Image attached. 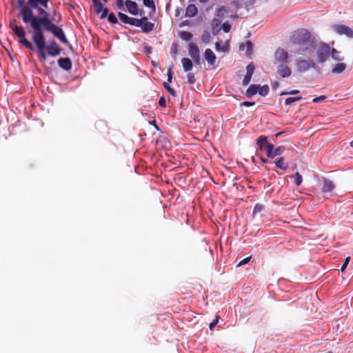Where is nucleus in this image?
<instances>
[{"instance_id":"obj_1","label":"nucleus","mask_w":353,"mask_h":353,"mask_svg":"<svg viewBox=\"0 0 353 353\" xmlns=\"http://www.w3.org/2000/svg\"><path fill=\"white\" fill-rule=\"evenodd\" d=\"M22 20L24 23H30L33 29L32 38L45 39L43 30L50 32L56 24L53 23L49 17H38L34 16L30 8L26 7L22 12Z\"/></svg>"},{"instance_id":"obj_2","label":"nucleus","mask_w":353,"mask_h":353,"mask_svg":"<svg viewBox=\"0 0 353 353\" xmlns=\"http://www.w3.org/2000/svg\"><path fill=\"white\" fill-rule=\"evenodd\" d=\"M291 42L297 52L312 53L316 48L315 41L306 29L295 31L291 37Z\"/></svg>"},{"instance_id":"obj_3","label":"nucleus","mask_w":353,"mask_h":353,"mask_svg":"<svg viewBox=\"0 0 353 353\" xmlns=\"http://www.w3.org/2000/svg\"><path fill=\"white\" fill-rule=\"evenodd\" d=\"M49 1L50 0H29L28 5H25L24 0H18L17 6L20 10L21 17H22V12L24 8H30V10H32L33 8H38L39 6H41L44 8H47Z\"/></svg>"},{"instance_id":"obj_4","label":"nucleus","mask_w":353,"mask_h":353,"mask_svg":"<svg viewBox=\"0 0 353 353\" xmlns=\"http://www.w3.org/2000/svg\"><path fill=\"white\" fill-rule=\"evenodd\" d=\"M256 145L258 146V149L260 151H265L268 157H272V150L274 149V145L268 141V137L263 135H261L258 137L256 139Z\"/></svg>"},{"instance_id":"obj_5","label":"nucleus","mask_w":353,"mask_h":353,"mask_svg":"<svg viewBox=\"0 0 353 353\" xmlns=\"http://www.w3.org/2000/svg\"><path fill=\"white\" fill-rule=\"evenodd\" d=\"M330 47L327 44H320L316 50L318 61L320 63H324L326 61L330 56Z\"/></svg>"},{"instance_id":"obj_6","label":"nucleus","mask_w":353,"mask_h":353,"mask_svg":"<svg viewBox=\"0 0 353 353\" xmlns=\"http://www.w3.org/2000/svg\"><path fill=\"white\" fill-rule=\"evenodd\" d=\"M13 32L19 38L20 43L28 49L33 50L32 44L26 38V32L22 26H14Z\"/></svg>"},{"instance_id":"obj_7","label":"nucleus","mask_w":353,"mask_h":353,"mask_svg":"<svg viewBox=\"0 0 353 353\" xmlns=\"http://www.w3.org/2000/svg\"><path fill=\"white\" fill-rule=\"evenodd\" d=\"M37 48V53L39 59L41 61H45L47 59V55L45 52L46 50V41L45 39H40L32 38Z\"/></svg>"},{"instance_id":"obj_8","label":"nucleus","mask_w":353,"mask_h":353,"mask_svg":"<svg viewBox=\"0 0 353 353\" xmlns=\"http://www.w3.org/2000/svg\"><path fill=\"white\" fill-rule=\"evenodd\" d=\"M188 54L190 57L192 59L195 64L200 65L201 64V56H200V50L198 46L194 43H190L188 44Z\"/></svg>"},{"instance_id":"obj_9","label":"nucleus","mask_w":353,"mask_h":353,"mask_svg":"<svg viewBox=\"0 0 353 353\" xmlns=\"http://www.w3.org/2000/svg\"><path fill=\"white\" fill-rule=\"evenodd\" d=\"M274 64H280L288 62V53L281 48H279L274 52Z\"/></svg>"},{"instance_id":"obj_10","label":"nucleus","mask_w":353,"mask_h":353,"mask_svg":"<svg viewBox=\"0 0 353 353\" xmlns=\"http://www.w3.org/2000/svg\"><path fill=\"white\" fill-rule=\"evenodd\" d=\"M139 23L136 27H141L142 31L144 33H149L154 29V23L148 21L146 17H143L141 19H138Z\"/></svg>"},{"instance_id":"obj_11","label":"nucleus","mask_w":353,"mask_h":353,"mask_svg":"<svg viewBox=\"0 0 353 353\" xmlns=\"http://www.w3.org/2000/svg\"><path fill=\"white\" fill-rule=\"evenodd\" d=\"M276 67L277 73L282 78H288L292 74L290 68L288 65V63H280L275 65Z\"/></svg>"},{"instance_id":"obj_12","label":"nucleus","mask_w":353,"mask_h":353,"mask_svg":"<svg viewBox=\"0 0 353 353\" xmlns=\"http://www.w3.org/2000/svg\"><path fill=\"white\" fill-rule=\"evenodd\" d=\"M314 67V63L311 59H303L297 63V69L301 72H305Z\"/></svg>"},{"instance_id":"obj_13","label":"nucleus","mask_w":353,"mask_h":353,"mask_svg":"<svg viewBox=\"0 0 353 353\" xmlns=\"http://www.w3.org/2000/svg\"><path fill=\"white\" fill-rule=\"evenodd\" d=\"M334 28L339 34H345L348 37H353V30L348 26L344 25H336L334 26Z\"/></svg>"},{"instance_id":"obj_14","label":"nucleus","mask_w":353,"mask_h":353,"mask_svg":"<svg viewBox=\"0 0 353 353\" xmlns=\"http://www.w3.org/2000/svg\"><path fill=\"white\" fill-rule=\"evenodd\" d=\"M46 49L51 57L57 56L61 52V48L54 41H50L48 46H46Z\"/></svg>"},{"instance_id":"obj_15","label":"nucleus","mask_w":353,"mask_h":353,"mask_svg":"<svg viewBox=\"0 0 353 353\" xmlns=\"http://www.w3.org/2000/svg\"><path fill=\"white\" fill-rule=\"evenodd\" d=\"M50 32H52L54 37L58 38L62 43L65 44H69V42L65 36L63 30L58 26L56 25L54 28H53V29L50 31Z\"/></svg>"},{"instance_id":"obj_16","label":"nucleus","mask_w":353,"mask_h":353,"mask_svg":"<svg viewBox=\"0 0 353 353\" xmlns=\"http://www.w3.org/2000/svg\"><path fill=\"white\" fill-rule=\"evenodd\" d=\"M204 57L210 65L216 67V57L211 49L208 48L205 50Z\"/></svg>"},{"instance_id":"obj_17","label":"nucleus","mask_w":353,"mask_h":353,"mask_svg":"<svg viewBox=\"0 0 353 353\" xmlns=\"http://www.w3.org/2000/svg\"><path fill=\"white\" fill-rule=\"evenodd\" d=\"M94 10L97 14H101L99 17L101 19H105L109 12L108 8H103V6L101 1L94 5Z\"/></svg>"},{"instance_id":"obj_18","label":"nucleus","mask_w":353,"mask_h":353,"mask_svg":"<svg viewBox=\"0 0 353 353\" xmlns=\"http://www.w3.org/2000/svg\"><path fill=\"white\" fill-rule=\"evenodd\" d=\"M118 16H119V19L123 23L129 24V25H131V26H135V27L139 23L138 19H136V18H134V17H128L127 14H125L124 13H122V12H119L118 13Z\"/></svg>"},{"instance_id":"obj_19","label":"nucleus","mask_w":353,"mask_h":353,"mask_svg":"<svg viewBox=\"0 0 353 353\" xmlns=\"http://www.w3.org/2000/svg\"><path fill=\"white\" fill-rule=\"evenodd\" d=\"M255 66L253 63H249L246 67V74L243 79V85H247L251 81L252 76L254 73Z\"/></svg>"},{"instance_id":"obj_20","label":"nucleus","mask_w":353,"mask_h":353,"mask_svg":"<svg viewBox=\"0 0 353 353\" xmlns=\"http://www.w3.org/2000/svg\"><path fill=\"white\" fill-rule=\"evenodd\" d=\"M128 12L132 15H137L139 14L138 5L135 1L131 0H126L125 1Z\"/></svg>"},{"instance_id":"obj_21","label":"nucleus","mask_w":353,"mask_h":353,"mask_svg":"<svg viewBox=\"0 0 353 353\" xmlns=\"http://www.w3.org/2000/svg\"><path fill=\"white\" fill-rule=\"evenodd\" d=\"M57 63L59 66L64 70L69 71L72 68V61L68 57L59 59Z\"/></svg>"},{"instance_id":"obj_22","label":"nucleus","mask_w":353,"mask_h":353,"mask_svg":"<svg viewBox=\"0 0 353 353\" xmlns=\"http://www.w3.org/2000/svg\"><path fill=\"white\" fill-rule=\"evenodd\" d=\"M197 13V8L194 4H190L185 9V16L187 17H194Z\"/></svg>"},{"instance_id":"obj_23","label":"nucleus","mask_w":353,"mask_h":353,"mask_svg":"<svg viewBox=\"0 0 353 353\" xmlns=\"http://www.w3.org/2000/svg\"><path fill=\"white\" fill-rule=\"evenodd\" d=\"M334 185L331 181H330L328 179L324 180L323 185L322 188V191L324 193L331 192L334 190Z\"/></svg>"},{"instance_id":"obj_24","label":"nucleus","mask_w":353,"mask_h":353,"mask_svg":"<svg viewBox=\"0 0 353 353\" xmlns=\"http://www.w3.org/2000/svg\"><path fill=\"white\" fill-rule=\"evenodd\" d=\"M181 63L183 65V70L185 72H190L193 68L192 61L189 58H183L181 59Z\"/></svg>"},{"instance_id":"obj_25","label":"nucleus","mask_w":353,"mask_h":353,"mask_svg":"<svg viewBox=\"0 0 353 353\" xmlns=\"http://www.w3.org/2000/svg\"><path fill=\"white\" fill-rule=\"evenodd\" d=\"M259 88V84H252L247 89L245 94L248 97H251L252 96L256 94L258 92V90Z\"/></svg>"},{"instance_id":"obj_26","label":"nucleus","mask_w":353,"mask_h":353,"mask_svg":"<svg viewBox=\"0 0 353 353\" xmlns=\"http://www.w3.org/2000/svg\"><path fill=\"white\" fill-rule=\"evenodd\" d=\"M346 68L347 65L345 63H339L332 69V72L333 74H341L346 69Z\"/></svg>"},{"instance_id":"obj_27","label":"nucleus","mask_w":353,"mask_h":353,"mask_svg":"<svg viewBox=\"0 0 353 353\" xmlns=\"http://www.w3.org/2000/svg\"><path fill=\"white\" fill-rule=\"evenodd\" d=\"M275 165L277 168L281 170L285 171L288 168V164L284 162V158L280 157L277 161H275Z\"/></svg>"},{"instance_id":"obj_28","label":"nucleus","mask_w":353,"mask_h":353,"mask_svg":"<svg viewBox=\"0 0 353 353\" xmlns=\"http://www.w3.org/2000/svg\"><path fill=\"white\" fill-rule=\"evenodd\" d=\"M253 44L250 41H247L245 43H241L239 46V50H244L246 49L248 53L251 52L252 50Z\"/></svg>"},{"instance_id":"obj_29","label":"nucleus","mask_w":353,"mask_h":353,"mask_svg":"<svg viewBox=\"0 0 353 353\" xmlns=\"http://www.w3.org/2000/svg\"><path fill=\"white\" fill-rule=\"evenodd\" d=\"M285 146H283V145H280L279 147H277L275 149H273L272 150V157H269V158H274L276 156H279L281 154H283V152L285 151Z\"/></svg>"},{"instance_id":"obj_30","label":"nucleus","mask_w":353,"mask_h":353,"mask_svg":"<svg viewBox=\"0 0 353 353\" xmlns=\"http://www.w3.org/2000/svg\"><path fill=\"white\" fill-rule=\"evenodd\" d=\"M330 54L333 59L341 61L344 59V57L340 55V52L337 51L335 48H332L330 52Z\"/></svg>"},{"instance_id":"obj_31","label":"nucleus","mask_w":353,"mask_h":353,"mask_svg":"<svg viewBox=\"0 0 353 353\" xmlns=\"http://www.w3.org/2000/svg\"><path fill=\"white\" fill-rule=\"evenodd\" d=\"M265 209V205L261 203H256L254 208L252 215L255 216L259 213L261 212Z\"/></svg>"},{"instance_id":"obj_32","label":"nucleus","mask_w":353,"mask_h":353,"mask_svg":"<svg viewBox=\"0 0 353 353\" xmlns=\"http://www.w3.org/2000/svg\"><path fill=\"white\" fill-rule=\"evenodd\" d=\"M269 90H270V88L268 85H264L263 86H261L259 85L258 93L262 97H265L266 95H268Z\"/></svg>"},{"instance_id":"obj_33","label":"nucleus","mask_w":353,"mask_h":353,"mask_svg":"<svg viewBox=\"0 0 353 353\" xmlns=\"http://www.w3.org/2000/svg\"><path fill=\"white\" fill-rule=\"evenodd\" d=\"M179 37L184 41H189L192 38V34L190 32L182 31L179 33Z\"/></svg>"},{"instance_id":"obj_34","label":"nucleus","mask_w":353,"mask_h":353,"mask_svg":"<svg viewBox=\"0 0 353 353\" xmlns=\"http://www.w3.org/2000/svg\"><path fill=\"white\" fill-rule=\"evenodd\" d=\"M143 5L153 10L156 11V6L153 0H143Z\"/></svg>"},{"instance_id":"obj_35","label":"nucleus","mask_w":353,"mask_h":353,"mask_svg":"<svg viewBox=\"0 0 353 353\" xmlns=\"http://www.w3.org/2000/svg\"><path fill=\"white\" fill-rule=\"evenodd\" d=\"M301 99H302V97H288L285 99V104L286 105H289L296 101H301Z\"/></svg>"},{"instance_id":"obj_36","label":"nucleus","mask_w":353,"mask_h":353,"mask_svg":"<svg viewBox=\"0 0 353 353\" xmlns=\"http://www.w3.org/2000/svg\"><path fill=\"white\" fill-rule=\"evenodd\" d=\"M230 5L234 8V10H239L243 7V3L241 0H232Z\"/></svg>"},{"instance_id":"obj_37","label":"nucleus","mask_w":353,"mask_h":353,"mask_svg":"<svg viewBox=\"0 0 353 353\" xmlns=\"http://www.w3.org/2000/svg\"><path fill=\"white\" fill-rule=\"evenodd\" d=\"M106 17H108V21L110 23L116 24L118 23V19H117V17L112 12H111L110 14L108 13V15Z\"/></svg>"},{"instance_id":"obj_38","label":"nucleus","mask_w":353,"mask_h":353,"mask_svg":"<svg viewBox=\"0 0 353 353\" xmlns=\"http://www.w3.org/2000/svg\"><path fill=\"white\" fill-rule=\"evenodd\" d=\"M210 39L211 36L209 32H204L201 37V41L205 43H209L210 41Z\"/></svg>"},{"instance_id":"obj_39","label":"nucleus","mask_w":353,"mask_h":353,"mask_svg":"<svg viewBox=\"0 0 353 353\" xmlns=\"http://www.w3.org/2000/svg\"><path fill=\"white\" fill-rule=\"evenodd\" d=\"M226 12V8L225 6H221L216 10V16L219 18L223 17Z\"/></svg>"},{"instance_id":"obj_40","label":"nucleus","mask_w":353,"mask_h":353,"mask_svg":"<svg viewBox=\"0 0 353 353\" xmlns=\"http://www.w3.org/2000/svg\"><path fill=\"white\" fill-rule=\"evenodd\" d=\"M303 181L302 176L299 172H296L294 174V183L296 186H299Z\"/></svg>"},{"instance_id":"obj_41","label":"nucleus","mask_w":353,"mask_h":353,"mask_svg":"<svg viewBox=\"0 0 353 353\" xmlns=\"http://www.w3.org/2000/svg\"><path fill=\"white\" fill-rule=\"evenodd\" d=\"M163 86L171 95L174 97L176 96V91L172 88H171L168 83L164 82Z\"/></svg>"},{"instance_id":"obj_42","label":"nucleus","mask_w":353,"mask_h":353,"mask_svg":"<svg viewBox=\"0 0 353 353\" xmlns=\"http://www.w3.org/2000/svg\"><path fill=\"white\" fill-rule=\"evenodd\" d=\"M188 82L190 84H193L196 81V78L194 73L189 72L187 74Z\"/></svg>"},{"instance_id":"obj_43","label":"nucleus","mask_w":353,"mask_h":353,"mask_svg":"<svg viewBox=\"0 0 353 353\" xmlns=\"http://www.w3.org/2000/svg\"><path fill=\"white\" fill-rule=\"evenodd\" d=\"M37 10V12L39 15H41V17H49V14L45 10V8H42L38 6V8H36Z\"/></svg>"},{"instance_id":"obj_44","label":"nucleus","mask_w":353,"mask_h":353,"mask_svg":"<svg viewBox=\"0 0 353 353\" xmlns=\"http://www.w3.org/2000/svg\"><path fill=\"white\" fill-rule=\"evenodd\" d=\"M125 2L123 0H116L115 8L117 10H121L123 8Z\"/></svg>"},{"instance_id":"obj_45","label":"nucleus","mask_w":353,"mask_h":353,"mask_svg":"<svg viewBox=\"0 0 353 353\" xmlns=\"http://www.w3.org/2000/svg\"><path fill=\"white\" fill-rule=\"evenodd\" d=\"M219 319V316L216 315L215 319L210 323V329L213 330L214 327L217 325Z\"/></svg>"},{"instance_id":"obj_46","label":"nucleus","mask_w":353,"mask_h":353,"mask_svg":"<svg viewBox=\"0 0 353 353\" xmlns=\"http://www.w3.org/2000/svg\"><path fill=\"white\" fill-rule=\"evenodd\" d=\"M300 92L298 90H292L290 91H283L281 92L280 95H288V94H299Z\"/></svg>"},{"instance_id":"obj_47","label":"nucleus","mask_w":353,"mask_h":353,"mask_svg":"<svg viewBox=\"0 0 353 353\" xmlns=\"http://www.w3.org/2000/svg\"><path fill=\"white\" fill-rule=\"evenodd\" d=\"M251 258H252V256H248V257H247V258H245V259H244L241 260V261L239 263V264L237 265V267H240V266H242V265H245V264L248 263L250 262V261Z\"/></svg>"},{"instance_id":"obj_48","label":"nucleus","mask_w":353,"mask_h":353,"mask_svg":"<svg viewBox=\"0 0 353 353\" xmlns=\"http://www.w3.org/2000/svg\"><path fill=\"white\" fill-rule=\"evenodd\" d=\"M350 259V257H347V258L345 259L344 263H343V265H342V266H341V272L345 271V268H346V267H347V264L349 263Z\"/></svg>"},{"instance_id":"obj_49","label":"nucleus","mask_w":353,"mask_h":353,"mask_svg":"<svg viewBox=\"0 0 353 353\" xmlns=\"http://www.w3.org/2000/svg\"><path fill=\"white\" fill-rule=\"evenodd\" d=\"M222 28L225 32H228L230 30L231 26L228 23H224L222 25Z\"/></svg>"},{"instance_id":"obj_50","label":"nucleus","mask_w":353,"mask_h":353,"mask_svg":"<svg viewBox=\"0 0 353 353\" xmlns=\"http://www.w3.org/2000/svg\"><path fill=\"white\" fill-rule=\"evenodd\" d=\"M167 76H168V81L169 83H171L172 81V69L170 68L168 70V72H167Z\"/></svg>"},{"instance_id":"obj_51","label":"nucleus","mask_w":353,"mask_h":353,"mask_svg":"<svg viewBox=\"0 0 353 353\" xmlns=\"http://www.w3.org/2000/svg\"><path fill=\"white\" fill-rule=\"evenodd\" d=\"M159 104L161 107H165L166 106V100L163 97H161L159 101Z\"/></svg>"},{"instance_id":"obj_52","label":"nucleus","mask_w":353,"mask_h":353,"mask_svg":"<svg viewBox=\"0 0 353 353\" xmlns=\"http://www.w3.org/2000/svg\"><path fill=\"white\" fill-rule=\"evenodd\" d=\"M325 98H326V97H325V96H323V95H322V96H320V97H318L314 98V99H312V101H313L314 103H318V102H319V101H321L324 100Z\"/></svg>"},{"instance_id":"obj_53","label":"nucleus","mask_w":353,"mask_h":353,"mask_svg":"<svg viewBox=\"0 0 353 353\" xmlns=\"http://www.w3.org/2000/svg\"><path fill=\"white\" fill-rule=\"evenodd\" d=\"M242 105L246 107L253 106L255 105V102L244 101Z\"/></svg>"},{"instance_id":"obj_54","label":"nucleus","mask_w":353,"mask_h":353,"mask_svg":"<svg viewBox=\"0 0 353 353\" xmlns=\"http://www.w3.org/2000/svg\"><path fill=\"white\" fill-rule=\"evenodd\" d=\"M171 50H172V52H171L172 56L173 57H175V55H176V51H177L176 46H172Z\"/></svg>"},{"instance_id":"obj_55","label":"nucleus","mask_w":353,"mask_h":353,"mask_svg":"<svg viewBox=\"0 0 353 353\" xmlns=\"http://www.w3.org/2000/svg\"><path fill=\"white\" fill-rule=\"evenodd\" d=\"M144 52H145L146 54H149L152 53V48H151V47H150V46H145V47H144Z\"/></svg>"},{"instance_id":"obj_56","label":"nucleus","mask_w":353,"mask_h":353,"mask_svg":"<svg viewBox=\"0 0 353 353\" xmlns=\"http://www.w3.org/2000/svg\"><path fill=\"white\" fill-rule=\"evenodd\" d=\"M14 26H18L17 25H16L15 21H12L10 23V28L12 29V31H14Z\"/></svg>"},{"instance_id":"obj_57","label":"nucleus","mask_w":353,"mask_h":353,"mask_svg":"<svg viewBox=\"0 0 353 353\" xmlns=\"http://www.w3.org/2000/svg\"><path fill=\"white\" fill-rule=\"evenodd\" d=\"M256 0H247V2L245 3V6L248 5H253L255 3Z\"/></svg>"},{"instance_id":"obj_58","label":"nucleus","mask_w":353,"mask_h":353,"mask_svg":"<svg viewBox=\"0 0 353 353\" xmlns=\"http://www.w3.org/2000/svg\"><path fill=\"white\" fill-rule=\"evenodd\" d=\"M179 14H180V9L179 8H176V10H175V16L178 17Z\"/></svg>"},{"instance_id":"obj_59","label":"nucleus","mask_w":353,"mask_h":353,"mask_svg":"<svg viewBox=\"0 0 353 353\" xmlns=\"http://www.w3.org/2000/svg\"><path fill=\"white\" fill-rule=\"evenodd\" d=\"M260 159H261V161L263 163H268V160L267 159H265V158L261 157Z\"/></svg>"},{"instance_id":"obj_60","label":"nucleus","mask_w":353,"mask_h":353,"mask_svg":"<svg viewBox=\"0 0 353 353\" xmlns=\"http://www.w3.org/2000/svg\"><path fill=\"white\" fill-rule=\"evenodd\" d=\"M273 88H276L279 86V83L278 82H275L274 84H273Z\"/></svg>"},{"instance_id":"obj_61","label":"nucleus","mask_w":353,"mask_h":353,"mask_svg":"<svg viewBox=\"0 0 353 353\" xmlns=\"http://www.w3.org/2000/svg\"><path fill=\"white\" fill-rule=\"evenodd\" d=\"M92 1L93 3V4L94 5V4L97 3L98 2H100V0H92Z\"/></svg>"},{"instance_id":"obj_62","label":"nucleus","mask_w":353,"mask_h":353,"mask_svg":"<svg viewBox=\"0 0 353 353\" xmlns=\"http://www.w3.org/2000/svg\"><path fill=\"white\" fill-rule=\"evenodd\" d=\"M201 3H206L208 1V0H199Z\"/></svg>"},{"instance_id":"obj_63","label":"nucleus","mask_w":353,"mask_h":353,"mask_svg":"<svg viewBox=\"0 0 353 353\" xmlns=\"http://www.w3.org/2000/svg\"><path fill=\"white\" fill-rule=\"evenodd\" d=\"M282 134V132H279L276 134V137H279V136H281V134Z\"/></svg>"},{"instance_id":"obj_64","label":"nucleus","mask_w":353,"mask_h":353,"mask_svg":"<svg viewBox=\"0 0 353 353\" xmlns=\"http://www.w3.org/2000/svg\"><path fill=\"white\" fill-rule=\"evenodd\" d=\"M350 146L353 148V140L350 142Z\"/></svg>"}]
</instances>
